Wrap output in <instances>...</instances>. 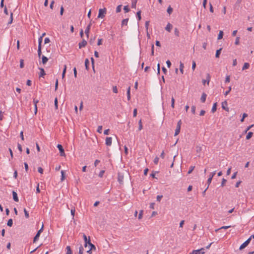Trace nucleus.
<instances>
[{
  "label": "nucleus",
  "instance_id": "nucleus-37",
  "mask_svg": "<svg viewBox=\"0 0 254 254\" xmlns=\"http://www.w3.org/2000/svg\"><path fill=\"white\" fill-rule=\"evenodd\" d=\"M70 212H71V214L72 216V219H74V217L75 212V208L73 207V208H72L71 209V211Z\"/></svg>",
  "mask_w": 254,
  "mask_h": 254
},
{
  "label": "nucleus",
  "instance_id": "nucleus-36",
  "mask_svg": "<svg viewBox=\"0 0 254 254\" xmlns=\"http://www.w3.org/2000/svg\"><path fill=\"white\" fill-rule=\"evenodd\" d=\"M138 129L139 130H141L142 129V122H141V120H140L138 122Z\"/></svg>",
  "mask_w": 254,
  "mask_h": 254
},
{
  "label": "nucleus",
  "instance_id": "nucleus-49",
  "mask_svg": "<svg viewBox=\"0 0 254 254\" xmlns=\"http://www.w3.org/2000/svg\"><path fill=\"white\" fill-rule=\"evenodd\" d=\"M143 213V210H141L140 211L139 214V215H138V219H141L142 218Z\"/></svg>",
  "mask_w": 254,
  "mask_h": 254
},
{
  "label": "nucleus",
  "instance_id": "nucleus-38",
  "mask_svg": "<svg viewBox=\"0 0 254 254\" xmlns=\"http://www.w3.org/2000/svg\"><path fill=\"white\" fill-rule=\"evenodd\" d=\"M88 245L90 247V250H96L95 246L93 244H92L91 242L89 244H88Z\"/></svg>",
  "mask_w": 254,
  "mask_h": 254
},
{
  "label": "nucleus",
  "instance_id": "nucleus-33",
  "mask_svg": "<svg viewBox=\"0 0 254 254\" xmlns=\"http://www.w3.org/2000/svg\"><path fill=\"white\" fill-rule=\"evenodd\" d=\"M13 224V221L12 219H10L8 220L7 225L9 227H11Z\"/></svg>",
  "mask_w": 254,
  "mask_h": 254
},
{
  "label": "nucleus",
  "instance_id": "nucleus-32",
  "mask_svg": "<svg viewBox=\"0 0 254 254\" xmlns=\"http://www.w3.org/2000/svg\"><path fill=\"white\" fill-rule=\"evenodd\" d=\"M66 65H64V68L63 69V73H62V78H64L66 72Z\"/></svg>",
  "mask_w": 254,
  "mask_h": 254
},
{
  "label": "nucleus",
  "instance_id": "nucleus-41",
  "mask_svg": "<svg viewBox=\"0 0 254 254\" xmlns=\"http://www.w3.org/2000/svg\"><path fill=\"white\" fill-rule=\"evenodd\" d=\"M24 212L25 214V217L26 218H28L29 217V213L25 208L24 209Z\"/></svg>",
  "mask_w": 254,
  "mask_h": 254
},
{
  "label": "nucleus",
  "instance_id": "nucleus-6",
  "mask_svg": "<svg viewBox=\"0 0 254 254\" xmlns=\"http://www.w3.org/2000/svg\"><path fill=\"white\" fill-rule=\"evenodd\" d=\"M112 138L111 137H107L106 138V145L111 146L112 145Z\"/></svg>",
  "mask_w": 254,
  "mask_h": 254
},
{
  "label": "nucleus",
  "instance_id": "nucleus-4",
  "mask_svg": "<svg viewBox=\"0 0 254 254\" xmlns=\"http://www.w3.org/2000/svg\"><path fill=\"white\" fill-rule=\"evenodd\" d=\"M203 251L204 249L201 248L200 250L193 251L190 254H204V252Z\"/></svg>",
  "mask_w": 254,
  "mask_h": 254
},
{
  "label": "nucleus",
  "instance_id": "nucleus-53",
  "mask_svg": "<svg viewBox=\"0 0 254 254\" xmlns=\"http://www.w3.org/2000/svg\"><path fill=\"white\" fill-rule=\"evenodd\" d=\"M102 126H98V129H97V131L99 133H101L102 132Z\"/></svg>",
  "mask_w": 254,
  "mask_h": 254
},
{
  "label": "nucleus",
  "instance_id": "nucleus-9",
  "mask_svg": "<svg viewBox=\"0 0 254 254\" xmlns=\"http://www.w3.org/2000/svg\"><path fill=\"white\" fill-rule=\"evenodd\" d=\"M124 176L120 173L118 174V181L120 184H123Z\"/></svg>",
  "mask_w": 254,
  "mask_h": 254
},
{
  "label": "nucleus",
  "instance_id": "nucleus-15",
  "mask_svg": "<svg viewBox=\"0 0 254 254\" xmlns=\"http://www.w3.org/2000/svg\"><path fill=\"white\" fill-rule=\"evenodd\" d=\"M206 94L205 93H203L202 94V95H201V98H200V100L202 102V103H204L205 100H206Z\"/></svg>",
  "mask_w": 254,
  "mask_h": 254
},
{
  "label": "nucleus",
  "instance_id": "nucleus-21",
  "mask_svg": "<svg viewBox=\"0 0 254 254\" xmlns=\"http://www.w3.org/2000/svg\"><path fill=\"white\" fill-rule=\"evenodd\" d=\"M128 21V18L124 19L122 20V25H127Z\"/></svg>",
  "mask_w": 254,
  "mask_h": 254
},
{
  "label": "nucleus",
  "instance_id": "nucleus-27",
  "mask_svg": "<svg viewBox=\"0 0 254 254\" xmlns=\"http://www.w3.org/2000/svg\"><path fill=\"white\" fill-rule=\"evenodd\" d=\"M223 36V32L221 30L219 31V34L218 36V39L220 40V39H222Z\"/></svg>",
  "mask_w": 254,
  "mask_h": 254
},
{
  "label": "nucleus",
  "instance_id": "nucleus-22",
  "mask_svg": "<svg viewBox=\"0 0 254 254\" xmlns=\"http://www.w3.org/2000/svg\"><path fill=\"white\" fill-rule=\"evenodd\" d=\"M180 129H181V127L177 126L176 129L175 130V134H174L175 136L177 135L180 133Z\"/></svg>",
  "mask_w": 254,
  "mask_h": 254
},
{
  "label": "nucleus",
  "instance_id": "nucleus-60",
  "mask_svg": "<svg viewBox=\"0 0 254 254\" xmlns=\"http://www.w3.org/2000/svg\"><path fill=\"white\" fill-rule=\"evenodd\" d=\"M158 161H159V158L158 157H156L155 158H154V163L155 164H157L158 163Z\"/></svg>",
  "mask_w": 254,
  "mask_h": 254
},
{
  "label": "nucleus",
  "instance_id": "nucleus-31",
  "mask_svg": "<svg viewBox=\"0 0 254 254\" xmlns=\"http://www.w3.org/2000/svg\"><path fill=\"white\" fill-rule=\"evenodd\" d=\"M137 0H133L131 3V7L135 8Z\"/></svg>",
  "mask_w": 254,
  "mask_h": 254
},
{
  "label": "nucleus",
  "instance_id": "nucleus-63",
  "mask_svg": "<svg viewBox=\"0 0 254 254\" xmlns=\"http://www.w3.org/2000/svg\"><path fill=\"white\" fill-rule=\"evenodd\" d=\"M17 147H18V150L21 152L22 151V148L21 145L19 143H18Z\"/></svg>",
  "mask_w": 254,
  "mask_h": 254
},
{
  "label": "nucleus",
  "instance_id": "nucleus-35",
  "mask_svg": "<svg viewBox=\"0 0 254 254\" xmlns=\"http://www.w3.org/2000/svg\"><path fill=\"white\" fill-rule=\"evenodd\" d=\"M253 134V133L252 132H249L246 136V139H250L252 137Z\"/></svg>",
  "mask_w": 254,
  "mask_h": 254
},
{
  "label": "nucleus",
  "instance_id": "nucleus-57",
  "mask_svg": "<svg viewBox=\"0 0 254 254\" xmlns=\"http://www.w3.org/2000/svg\"><path fill=\"white\" fill-rule=\"evenodd\" d=\"M124 9L125 11V12H128L129 11V9L127 5L124 6Z\"/></svg>",
  "mask_w": 254,
  "mask_h": 254
},
{
  "label": "nucleus",
  "instance_id": "nucleus-14",
  "mask_svg": "<svg viewBox=\"0 0 254 254\" xmlns=\"http://www.w3.org/2000/svg\"><path fill=\"white\" fill-rule=\"evenodd\" d=\"M172 27H173L172 25L171 24H170V23H168V24L167 25L166 27H165V29L167 31L170 32Z\"/></svg>",
  "mask_w": 254,
  "mask_h": 254
},
{
  "label": "nucleus",
  "instance_id": "nucleus-64",
  "mask_svg": "<svg viewBox=\"0 0 254 254\" xmlns=\"http://www.w3.org/2000/svg\"><path fill=\"white\" fill-rule=\"evenodd\" d=\"M50 42V39L49 38H46L44 40L45 44L48 43Z\"/></svg>",
  "mask_w": 254,
  "mask_h": 254
},
{
  "label": "nucleus",
  "instance_id": "nucleus-47",
  "mask_svg": "<svg viewBox=\"0 0 254 254\" xmlns=\"http://www.w3.org/2000/svg\"><path fill=\"white\" fill-rule=\"evenodd\" d=\"M162 197H163V195H157V197H156L157 201L160 202L161 201V199L162 198Z\"/></svg>",
  "mask_w": 254,
  "mask_h": 254
},
{
  "label": "nucleus",
  "instance_id": "nucleus-3",
  "mask_svg": "<svg viewBox=\"0 0 254 254\" xmlns=\"http://www.w3.org/2000/svg\"><path fill=\"white\" fill-rule=\"evenodd\" d=\"M57 147L58 148V149L60 151V155L61 156H65V154L64 149L62 145L61 144H58L57 146Z\"/></svg>",
  "mask_w": 254,
  "mask_h": 254
},
{
  "label": "nucleus",
  "instance_id": "nucleus-11",
  "mask_svg": "<svg viewBox=\"0 0 254 254\" xmlns=\"http://www.w3.org/2000/svg\"><path fill=\"white\" fill-rule=\"evenodd\" d=\"M83 237L85 242L84 247H86L87 246V245L90 243V239H89V240H88L87 237L85 234L83 235Z\"/></svg>",
  "mask_w": 254,
  "mask_h": 254
},
{
  "label": "nucleus",
  "instance_id": "nucleus-55",
  "mask_svg": "<svg viewBox=\"0 0 254 254\" xmlns=\"http://www.w3.org/2000/svg\"><path fill=\"white\" fill-rule=\"evenodd\" d=\"M191 112L193 114H195V107L194 106H192L191 108Z\"/></svg>",
  "mask_w": 254,
  "mask_h": 254
},
{
  "label": "nucleus",
  "instance_id": "nucleus-56",
  "mask_svg": "<svg viewBox=\"0 0 254 254\" xmlns=\"http://www.w3.org/2000/svg\"><path fill=\"white\" fill-rule=\"evenodd\" d=\"M195 67H196L195 62L194 61H192V69L193 70H194V69L195 68Z\"/></svg>",
  "mask_w": 254,
  "mask_h": 254
},
{
  "label": "nucleus",
  "instance_id": "nucleus-45",
  "mask_svg": "<svg viewBox=\"0 0 254 254\" xmlns=\"http://www.w3.org/2000/svg\"><path fill=\"white\" fill-rule=\"evenodd\" d=\"M122 5H119L116 8V12L117 13L120 12L121 11Z\"/></svg>",
  "mask_w": 254,
  "mask_h": 254
},
{
  "label": "nucleus",
  "instance_id": "nucleus-39",
  "mask_svg": "<svg viewBox=\"0 0 254 254\" xmlns=\"http://www.w3.org/2000/svg\"><path fill=\"white\" fill-rule=\"evenodd\" d=\"M61 181L63 182L65 179L64 172L63 170L61 171Z\"/></svg>",
  "mask_w": 254,
  "mask_h": 254
},
{
  "label": "nucleus",
  "instance_id": "nucleus-42",
  "mask_svg": "<svg viewBox=\"0 0 254 254\" xmlns=\"http://www.w3.org/2000/svg\"><path fill=\"white\" fill-rule=\"evenodd\" d=\"M231 89H232L231 86H229L228 87V90L225 92L224 95L227 96L230 92V91H231Z\"/></svg>",
  "mask_w": 254,
  "mask_h": 254
},
{
  "label": "nucleus",
  "instance_id": "nucleus-61",
  "mask_svg": "<svg viewBox=\"0 0 254 254\" xmlns=\"http://www.w3.org/2000/svg\"><path fill=\"white\" fill-rule=\"evenodd\" d=\"M38 171L40 174H43V169L41 167H39L38 168Z\"/></svg>",
  "mask_w": 254,
  "mask_h": 254
},
{
  "label": "nucleus",
  "instance_id": "nucleus-50",
  "mask_svg": "<svg viewBox=\"0 0 254 254\" xmlns=\"http://www.w3.org/2000/svg\"><path fill=\"white\" fill-rule=\"evenodd\" d=\"M54 104H55V106L56 109H57L58 107V99L57 98H56L55 99Z\"/></svg>",
  "mask_w": 254,
  "mask_h": 254
},
{
  "label": "nucleus",
  "instance_id": "nucleus-2",
  "mask_svg": "<svg viewBox=\"0 0 254 254\" xmlns=\"http://www.w3.org/2000/svg\"><path fill=\"white\" fill-rule=\"evenodd\" d=\"M251 241V238H249L247 241H246L243 244L241 245L239 249L240 250H242L244 249L245 248H246L250 243Z\"/></svg>",
  "mask_w": 254,
  "mask_h": 254
},
{
  "label": "nucleus",
  "instance_id": "nucleus-29",
  "mask_svg": "<svg viewBox=\"0 0 254 254\" xmlns=\"http://www.w3.org/2000/svg\"><path fill=\"white\" fill-rule=\"evenodd\" d=\"M222 50V48L219 49V50H217L216 52L215 57L216 58H219L220 54L221 53V51Z\"/></svg>",
  "mask_w": 254,
  "mask_h": 254
},
{
  "label": "nucleus",
  "instance_id": "nucleus-25",
  "mask_svg": "<svg viewBox=\"0 0 254 254\" xmlns=\"http://www.w3.org/2000/svg\"><path fill=\"white\" fill-rule=\"evenodd\" d=\"M89 60L86 59L85 61V68H86V69L87 70H88L89 69Z\"/></svg>",
  "mask_w": 254,
  "mask_h": 254
},
{
  "label": "nucleus",
  "instance_id": "nucleus-62",
  "mask_svg": "<svg viewBox=\"0 0 254 254\" xmlns=\"http://www.w3.org/2000/svg\"><path fill=\"white\" fill-rule=\"evenodd\" d=\"M149 24V21H146L145 22V28H146L147 30L148 29Z\"/></svg>",
  "mask_w": 254,
  "mask_h": 254
},
{
  "label": "nucleus",
  "instance_id": "nucleus-59",
  "mask_svg": "<svg viewBox=\"0 0 254 254\" xmlns=\"http://www.w3.org/2000/svg\"><path fill=\"white\" fill-rule=\"evenodd\" d=\"M23 60H21L20 62V68H23L24 66V62Z\"/></svg>",
  "mask_w": 254,
  "mask_h": 254
},
{
  "label": "nucleus",
  "instance_id": "nucleus-20",
  "mask_svg": "<svg viewBox=\"0 0 254 254\" xmlns=\"http://www.w3.org/2000/svg\"><path fill=\"white\" fill-rule=\"evenodd\" d=\"M217 103H215L213 105V107L212 108V109H211V112L214 113V112H216V109H217Z\"/></svg>",
  "mask_w": 254,
  "mask_h": 254
},
{
  "label": "nucleus",
  "instance_id": "nucleus-13",
  "mask_svg": "<svg viewBox=\"0 0 254 254\" xmlns=\"http://www.w3.org/2000/svg\"><path fill=\"white\" fill-rule=\"evenodd\" d=\"M87 44V42L85 40H83L81 42L79 43V48L81 49L85 47Z\"/></svg>",
  "mask_w": 254,
  "mask_h": 254
},
{
  "label": "nucleus",
  "instance_id": "nucleus-7",
  "mask_svg": "<svg viewBox=\"0 0 254 254\" xmlns=\"http://www.w3.org/2000/svg\"><path fill=\"white\" fill-rule=\"evenodd\" d=\"M227 102L226 101H225L222 103V108L223 109L225 110L226 111L228 112L229 111V108L227 107Z\"/></svg>",
  "mask_w": 254,
  "mask_h": 254
},
{
  "label": "nucleus",
  "instance_id": "nucleus-26",
  "mask_svg": "<svg viewBox=\"0 0 254 254\" xmlns=\"http://www.w3.org/2000/svg\"><path fill=\"white\" fill-rule=\"evenodd\" d=\"M230 227H231V226H222L221 228H219L218 229L215 230V231L217 232V231H218L219 230H220L221 229H227L229 228Z\"/></svg>",
  "mask_w": 254,
  "mask_h": 254
},
{
  "label": "nucleus",
  "instance_id": "nucleus-23",
  "mask_svg": "<svg viewBox=\"0 0 254 254\" xmlns=\"http://www.w3.org/2000/svg\"><path fill=\"white\" fill-rule=\"evenodd\" d=\"M40 234L39 232H37L36 236L34 238L33 242L34 243L36 242L38 239H39V237H40Z\"/></svg>",
  "mask_w": 254,
  "mask_h": 254
},
{
  "label": "nucleus",
  "instance_id": "nucleus-8",
  "mask_svg": "<svg viewBox=\"0 0 254 254\" xmlns=\"http://www.w3.org/2000/svg\"><path fill=\"white\" fill-rule=\"evenodd\" d=\"M215 173H216V171H214L213 172H212L210 174L209 177L207 180V183L208 184V185H209L211 183L212 178L214 177V176L215 175Z\"/></svg>",
  "mask_w": 254,
  "mask_h": 254
},
{
  "label": "nucleus",
  "instance_id": "nucleus-19",
  "mask_svg": "<svg viewBox=\"0 0 254 254\" xmlns=\"http://www.w3.org/2000/svg\"><path fill=\"white\" fill-rule=\"evenodd\" d=\"M130 87H128V88H127V100L128 101L130 100Z\"/></svg>",
  "mask_w": 254,
  "mask_h": 254
},
{
  "label": "nucleus",
  "instance_id": "nucleus-28",
  "mask_svg": "<svg viewBox=\"0 0 254 254\" xmlns=\"http://www.w3.org/2000/svg\"><path fill=\"white\" fill-rule=\"evenodd\" d=\"M184 64L181 62H180V72L182 73V74H183L184 73Z\"/></svg>",
  "mask_w": 254,
  "mask_h": 254
},
{
  "label": "nucleus",
  "instance_id": "nucleus-51",
  "mask_svg": "<svg viewBox=\"0 0 254 254\" xmlns=\"http://www.w3.org/2000/svg\"><path fill=\"white\" fill-rule=\"evenodd\" d=\"M230 76L229 75L226 76L225 80V83H228L230 82Z\"/></svg>",
  "mask_w": 254,
  "mask_h": 254
},
{
  "label": "nucleus",
  "instance_id": "nucleus-24",
  "mask_svg": "<svg viewBox=\"0 0 254 254\" xmlns=\"http://www.w3.org/2000/svg\"><path fill=\"white\" fill-rule=\"evenodd\" d=\"M42 63L43 64H45L48 61V59L44 56H42Z\"/></svg>",
  "mask_w": 254,
  "mask_h": 254
},
{
  "label": "nucleus",
  "instance_id": "nucleus-52",
  "mask_svg": "<svg viewBox=\"0 0 254 254\" xmlns=\"http://www.w3.org/2000/svg\"><path fill=\"white\" fill-rule=\"evenodd\" d=\"M174 104H175V99L173 97L171 99V107L174 108Z\"/></svg>",
  "mask_w": 254,
  "mask_h": 254
},
{
  "label": "nucleus",
  "instance_id": "nucleus-40",
  "mask_svg": "<svg viewBox=\"0 0 254 254\" xmlns=\"http://www.w3.org/2000/svg\"><path fill=\"white\" fill-rule=\"evenodd\" d=\"M167 11L169 14H171L173 12V8L170 6H169L167 8Z\"/></svg>",
  "mask_w": 254,
  "mask_h": 254
},
{
  "label": "nucleus",
  "instance_id": "nucleus-43",
  "mask_svg": "<svg viewBox=\"0 0 254 254\" xmlns=\"http://www.w3.org/2000/svg\"><path fill=\"white\" fill-rule=\"evenodd\" d=\"M194 168H195L194 166H190V169H189V171L188 172V173L189 174L191 173V172L194 170Z\"/></svg>",
  "mask_w": 254,
  "mask_h": 254
},
{
  "label": "nucleus",
  "instance_id": "nucleus-16",
  "mask_svg": "<svg viewBox=\"0 0 254 254\" xmlns=\"http://www.w3.org/2000/svg\"><path fill=\"white\" fill-rule=\"evenodd\" d=\"M250 67V64L248 63H245L242 67V70H244L245 69H248Z\"/></svg>",
  "mask_w": 254,
  "mask_h": 254
},
{
  "label": "nucleus",
  "instance_id": "nucleus-48",
  "mask_svg": "<svg viewBox=\"0 0 254 254\" xmlns=\"http://www.w3.org/2000/svg\"><path fill=\"white\" fill-rule=\"evenodd\" d=\"M174 32H175V34L179 37V31L178 30V29L177 28H175V31H174Z\"/></svg>",
  "mask_w": 254,
  "mask_h": 254
},
{
  "label": "nucleus",
  "instance_id": "nucleus-12",
  "mask_svg": "<svg viewBox=\"0 0 254 254\" xmlns=\"http://www.w3.org/2000/svg\"><path fill=\"white\" fill-rule=\"evenodd\" d=\"M12 195H13V200L16 202H18L19 199H18V197L17 196V193L15 191H12Z\"/></svg>",
  "mask_w": 254,
  "mask_h": 254
},
{
  "label": "nucleus",
  "instance_id": "nucleus-17",
  "mask_svg": "<svg viewBox=\"0 0 254 254\" xmlns=\"http://www.w3.org/2000/svg\"><path fill=\"white\" fill-rule=\"evenodd\" d=\"M39 69L40 70L39 77H43V76L46 74L44 69L42 68H39Z\"/></svg>",
  "mask_w": 254,
  "mask_h": 254
},
{
  "label": "nucleus",
  "instance_id": "nucleus-34",
  "mask_svg": "<svg viewBox=\"0 0 254 254\" xmlns=\"http://www.w3.org/2000/svg\"><path fill=\"white\" fill-rule=\"evenodd\" d=\"M141 10H139L137 12V13H136V16H137V17L138 18V20H140L141 17Z\"/></svg>",
  "mask_w": 254,
  "mask_h": 254
},
{
  "label": "nucleus",
  "instance_id": "nucleus-5",
  "mask_svg": "<svg viewBox=\"0 0 254 254\" xmlns=\"http://www.w3.org/2000/svg\"><path fill=\"white\" fill-rule=\"evenodd\" d=\"M91 24H92V21H91L89 23V24L87 26V27L85 30V33L87 37H89V33Z\"/></svg>",
  "mask_w": 254,
  "mask_h": 254
},
{
  "label": "nucleus",
  "instance_id": "nucleus-58",
  "mask_svg": "<svg viewBox=\"0 0 254 254\" xmlns=\"http://www.w3.org/2000/svg\"><path fill=\"white\" fill-rule=\"evenodd\" d=\"M226 182H227V180H226V179H224V178H223V179H222V183H221V186L222 187H223V186L225 185V183H226Z\"/></svg>",
  "mask_w": 254,
  "mask_h": 254
},
{
  "label": "nucleus",
  "instance_id": "nucleus-18",
  "mask_svg": "<svg viewBox=\"0 0 254 254\" xmlns=\"http://www.w3.org/2000/svg\"><path fill=\"white\" fill-rule=\"evenodd\" d=\"M42 37H40L38 39V49H41V44L42 43Z\"/></svg>",
  "mask_w": 254,
  "mask_h": 254
},
{
  "label": "nucleus",
  "instance_id": "nucleus-54",
  "mask_svg": "<svg viewBox=\"0 0 254 254\" xmlns=\"http://www.w3.org/2000/svg\"><path fill=\"white\" fill-rule=\"evenodd\" d=\"M113 91L115 93H118V89H117V87L116 86H115L113 87Z\"/></svg>",
  "mask_w": 254,
  "mask_h": 254
},
{
  "label": "nucleus",
  "instance_id": "nucleus-44",
  "mask_svg": "<svg viewBox=\"0 0 254 254\" xmlns=\"http://www.w3.org/2000/svg\"><path fill=\"white\" fill-rule=\"evenodd\" d=\"M83 248L82 246L79 247L78 254H82L83 252Z\"/></svg>",
  "mask_w": 254,
  "mask_h": 254
},
{
  "label": "nucleus",
  "instance_id": "nucleus-10",
  "mask_svg": "<svg viewBox=\"0 0 254 254\" xmlns=\"http://www.w3.org/2000/svg\"><path fill=\"white\" fill-rule=\"evenodd\" d=\"M210 80V75L209 73H207L206 74V80H203L202 83L203 84H205V83L207 82V84H209V81Z\"/></svg>",
  "mask_w": 254,
  "mask_h": 254
},
{
  "label": "nucleus",
  "instance_id": "nucleus-1",
  "mask_svg": "<svg viewBox=\"0 0 254 254\" xmlns=\"http://www.w3.org/2000/svg\"><path fill=\"white\" fill-rule=\"evenodd\" d=\"M106 9L105 8L103 9H100L99 10V13H98V18H103L105 17V14L106 13Z\"/></svg>",
  "mask_w": 254,
  "mask_h": 254
},
{
  "label": "nucleus",
  "instance_id": "nucleus-46",
  "mask_svg": "<svg viewBox=\"0 0 254 254\" xmlns=\"http://www.w3.org/2000/svg\"><path fill=\"white\" fill-rule=\"evenodd\" d=\"M240 43V37H237L236 38V40H235V45H239Z\"/></svg>",
  "mask_w": 254,
  "mask_h": 254
},
{
  "label": "nucleus",
  "instance_id": "nucleus-30",
  "mask_svg": "<svg viewBox=\"0 0 254 254\" xmlns=\"http://www.w3.org/2000/svg\"><path fill=\"white\" fill-rule=\"evenodd\" d=\"M66 249L67 250L66 254H72L70 246H67Z\"/></svg>",
  "mask_w": 254,
  "mask_h": 254
}]
</instances>
